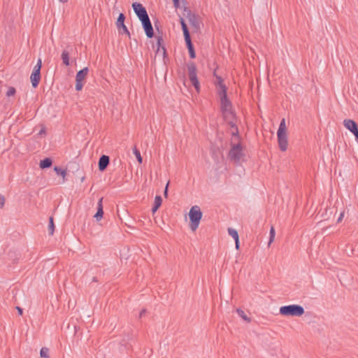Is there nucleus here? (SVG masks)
<instances>
[{
	"instance_id": "393cba45",
	"label": "nucleus",
	"mask_w": 358,
	"mask_h": 358,
	"mask_svg": "<svg viewBox=\"0 0 358 358\" xmlns=\"http://www.w3.org/2000/svg\"><path fill=\"white\" fill-rule=\"evenodd\" d=\"M48 230H49V234L52 235L55 231V224H54V220L52 217H49V224H48Z\"/></svg>"
},
{
	"instance_id": "de8ad7c7",
	"label": "nucleus",
	"mask_w": 358,
	"mask_h": 358,
	"mask_svg": "<svg viewBox=\"0 0 358 358\" xmlns=\"http://www.w3.org/2000/svg\"><path fill=\"white\" fill-rule=\"evenodd\" d=\"M357 143H358V141H357Z\"/></svg>"
},
{
	"instance_id": "1a4fd4ad",
	"label": "nucleus",
	"mask_w": 358,
	"mask_h": 358,
	"mask_svg": "<svg viewBox=\"0 0 358 358\" xmlns=\"http://www.w3.org/2000/svg\"><path fill=\"white\" fill-rule=\"evenodd\" d=\"M124 20H125V15L123 13H120L117 22H116V26L119 31L120 34H125L130 38V33L124 24Z\"/></svg>"
},
{
	"instance_id": "f704fd0d",
	"label": "nucleus",
	"mask_w": 358,
	"mask_h": 358,
	"mask_svg": "<svg viewBox=\"0 0 358 358\" xmlns=\"http://www.w3.org/2000/svg\"><path fill=\"white\" fill-rule=\"evenodd\" d=\"M188 52H189V57L191 59H194L196 57V52L194 50V48L192 49L188 50Z\"/></svg>"
},
{
	"instance_id": "58836bf2",
	"label": "nucleus",
	"mask_w": 358,
	"mask_h": 358,
	"mask_svg": "<svg viewBox=\"0 0 358 358\" xmlns=\"http://www.w3.org/2000/svg\"><path fill=\"white\" fill-rule=\"evenodd\" d=\"M159 206H156V205L153 204V206L152 208V212L153 213H155L159 209Z\"/></svg>"
},
{
	"instance_id": "39448f33",
	"label": "nucleus",
	"mask_w": 358,
	"mask_h": 358,
	"mask_svg": "<svg viewBox=\"0 0 358 358\" xmlns=\"http://www.w3.org/2000/svg\"><path fill=\"white\" fill-rule=\"evenodd\" d=\"M220 99V110L222 113V115L225 119L228 117H231L232 118H235V113L231 110L232 104L231 101L226 97H221Z\"/></svg>"
},
{
	"instance_id": "4c0bfd02",
	"label": "nucleus",
	"mask_w": 358,
	"mask_h": 358,
	"mask_svg": "<svg viewBox=\"0 0 358 358\" xmlns=\"http://www.w3.org/2000/svg\"><path fill=\"white\" fill-rule=\"evenodd\" d=\"M168 187H169V182L166 184L165 189H164V195L165 197H167V196H168Z\"/></svg>"
},
{
	"instance_id": "5701e85b",
	"label": "nucleus",
	"mask_w": 358,
	"mask_h": 358,
	"mask_svg": "<svg viewBox=\"0 0 358 358\" xmlns=\"http://www.w3.org/2000/svg\"><path fill=\"white\" fill-rule=\"evenodd\" d=\"M50 350L46 347H43L40 350L41 358H50L49 355Z\"/></svg>"
},
{
	"instance_id": "a19ab883",
	"label": "nucleus",
	"mask_w": 358,
	"mask_h": 358,
	"mask_svg": "<svg viewBox=\"0 0 358 358\" xmlns=\"http://www.w3.org/2000/svg\"><path fill=\"white\" fill-rule=\"evenodd\" d=\"M236 248L238 250L240 246L239 238L235 240Z\"/></svg>"
},
{
	"instance_id": "c9c22d12",
	"label": "nucleus",
	"mask_w": 358,
	"mask_h": 358,
	"mask_svg": "<svg viewBox=\"0 0 358 358\" xmlns=\"http://www.w3.org/2000/svg\"><path fill=\"white\" fill-rule=\"evenodd\" d=\"M5 204V197L3 195H0V209L3 208Z\"/></svg>"
},
{
	"instance_id": "f8f14e48",
	"label": "nucleus",
	"mask_w": 358,
	"mask_h": 358,
	"mask_svg": "<svg viewBox=\"0 0 358 358\" xmlns=\"http://www.w3.org/2000/svg\"><path fill=\"white\" fill-rule=\"evenodd\" d=\"M142 23L143 28L148 38H151L154 36V30L150 22V17L141 21Z\"/></svg>"
},
{
	"instance_id": "37998d69",
	"label": "nucleus",
	"mask_w": 358,
	"mask_h": 358,
	"mask_svg": "<svg viewBox=\"0 0 358 358\" xmlns=\"http://www.w3.org/2000/svg\"><path fill=\"white\" fill-rule=\"evenodd\" d=\"M343 215H344V213H341L339 217L338 218L337 220V222H341L343 217Z\"/></svg>"
},
{
	"instance_id": "79ce46f5",
	"label": "nucleus",
	"mask_w": 358,
	"mask_h": 358,
	"mask_svg": "<svg viewBox=\"0 0 358 358\" xmlns=\"http://www.w3.org/2000/svg\"><path fill=\"white\" fill-rule=\"evenodd\" d=\"M146 313V310L145 309H143L141 312H140V314H139V317H142L145 313Z\"/></svg>"
},
{
	"instance_id": "aec40b11",
	"label": "nucleus",
	"mask_w": 358,
	"mask_h": 358,
	"mask_svg": "<svg viewBox=\"0 0 358 358\" xmlns=\"http://www.w3.org/2000/svg\"><path fill=\"white\" fill-rule=\"evenodd\" d=\"M236 313H238V316L241 317L247 323H250L251 322V318L249 317L245 314V313L243 310H241V308H237L236 309Z\"/></svg>"
},
{
	"instance_id": "0eeeda50",
	"label": "nucleus",
	"mask_w": 358,
	"mask_h": 358,
	"mask_svg": "<svg viewBox=\"0 0 358 358\" xmlns=\"http://www.w3.org/2000/svg\"><path fill=\"white\" fill-rule=\"evenodd\" d=\"M184 15L187 18L190 25L196 30L200 29V22L199 16L192 13L187 7L184 8Z\"/></svg>"
},
{
	"instance_id": "4be33fe9",
	"label": "nucleus",
	"mask_w": 358,
	"mask_h": 358,
	"mask_svg": "<svg viewBox=\"0 0 358 358\" xmlns=\"http://www.w3.org/2000/svg\"><path fill=\"white\" fill-rule=\"evenodd\" d=\"M227 89L226 85H222L221 87H218L217 93L220 99H221V97L227 96Z\"/></svg>"
},
{
	"instance_id": "20e7f679",
	"label": "nucleus",
	"mask_w": 358,
	"mask_h": 358,
	"mask_svg": "<svg viewBox=\"0 0 358 358\" xmlns=\"http://www.w3.org/2000/svg\"><path fill=\"white\" fill-rule=\"evenodd\" d=\"M188 78L197 92L200 91V84L196 74V66L194 62H189L187 64Z\"/></svg>"
},
{
	"instance_id": "a878e982",
	"label": "nucleus",
	"mask_w": 358,
	"mask_h": 358,
	"mask_svg": "<svg viewBox=\"0 0 358 358\" xmlns=\"http://www.w3.org/2000/svg\"><path fill=\"white\" fill-rule=\"evenodd\" d=\"M184 38H185V41L187 49L189 50V49L194 48V45L192 42L190 35L184 36Z\"/></svg>"
},
{
	"instance_id": "e433bc0d",
	"label": "nucleus",
	"mask_w": 358,
	"mask_h": 358,
	"mask_svg": "<svg viewBox=\"0 0 358 358\" xmlns=\"http://www.w3.org/2000/svg\"><path fill=\"white\" fill-rule=\"evenodd\" d=\"M173 6L176 8L180 7V0H173Z\"/></svg>"
},
{
	"instance_id": "bb28decb",
	"label": "nucleus",
	"mask_w": 358,
	"mask_h": 358,
	"mask_svg": "<svg viewBox=\"0 0 358 358\" xmlns=\"http://www.w3.org/2000/svg\"><path fill=\"white\" fill-rule=\"evenodd\" d=\"M228 233L230 236H232V238L234 239V241L239 238L238 231L236 229H232V228H229Z\"/></svg>"
},
{
	"instance_id": "412c9836",
	"label": "nucleus",
	"mask_w": 358,
	"mask_h": 358,
	"mask_svg": "<svg viewBox=\"0 0 358 358\" xmlns=\"http://www.w3.org/2000/svg\"><path fill=\"white\" fill-rule=\"evenodd\" d=\"M180 22L181 24L184 36L190 35L188 27L185 22V20L182 17H180Z\"/></svg>"
},
{
	"instance_id": "c756f323",
	"label": "nucleus",
	"mask_w": 358,
	"mask_h": 358,
	"mask_svg": "<svg viewBox=\"0 0 358 358\" xmlns=\"http://www.w3.org/2000/svg\"><path fill=\"white\" fill-rule=\"evenodd\" d=\"M134 154L136 157V159H137V161L138 162V163L141 164L143 162V158L141 155L140 151L136 147L134 149Z\"/></svg>"
},
{
	"instance_id": "72a5a7b5",
	"label": "nucleus",
	"mask_w": 358,
	"mask_h": 358,
	"mask_svg": "<svg viewBox=\"0 0 358 358\" xmlns=\"http://www.w3.org/2000/svg\"><path fill=\"white\" fill-rule=\"evenodd\" d=\"M214 75L216 76V78H217V87H221L222 85H225L224 84V82H223V79L219 76H216L215 73H214Z\"/></svg>"
},
{
	"instance_id": "cd10ccee",
	"label": "nucleus",
	"mask_w": 358,
	"mask_h": 358,
	"mask_svg": "<svg viewBox=\"0 0 358 358\" xmlns=\"http://www.w3.org/2000/svg\"><path fill=\"white\" fill-rule=\"evenodd\" d=\"M54 170L58 176H61L63 178H64L66 174V171L60 167L55 166Z\"/></svg>"
},
{
	"instance_id": "ddd939ff",
	"label": "nucleus",
	"mask_w": 358,
	"mask_h": 358,
	"mask_svg": "<svg viewBox=\"0 0 358 358\" xmlns=\"http://www.w3.org/2000/svg\"><path fill=\"white\" fill-rule=\"evenodd\" d=\"M110 163V157L108 155H103L100 157L98 162L99 170L103 171L106 169Z\"/></svg>"
},
{
	"instance_id": "9b49d317",
	"label": "nucleus",
	"mask_w": 358,
	"mask_h": 358,
	"mask_svg": "<svg viewBox=\"0 0 358 358\" xmlns=\"http://www.w3.org/2000/svg\"><path fill=\"white\" fill-rule=\"evenodd\" d=\"M277 137L280 150L285 152L288 145L287 132H277Z\"/></svg>"
},
{
	"instance_id": "a18cd8bd",
	"label": "nucleus",
	"mask_w": 358,
	"mask_h": 358,
	"mask_svg": "<svg viewBox=\"0 0 358 358\" xmlns=\"http://www.w3.org/2000/svg\"><path fill=\"white\" fill-rule=\"evenodd\" d=\"M62 3H66L69 0H59Z\"/></svg>"
},
{
	"instance_id": "b1692460",
	"label": "nucleus",
	"mask_w": 358,
	"mask_h": 358,
	"mask_svg": "<svg viewBox=\"0 0 358 358\" xmlns=\"http://www.w3.org/2000/svg\"><path fill=\"white\" fill-rule=\"evenodd\" d=\"M277 132H287V127H286V122H285V118H282L281 120Z\"/></svg>"
},
{
	"instance_id": "c85d7f7f",
	"label": "nucleus",
	"mask_w": 358,
	"mask_h": 358,
	"mask_svg": "<svg viewBox=\"0 0 358 358\" xmlns=\"http://www.w3.org/2000/svg\"><path fill=\"white\" fill-rule=\"evenodd\" d=\"M275 229H274L273 227H271V230H270L269 241H268V246H270L271 243L273 242L274 238H275Z\"/></svg>"
},
{
	"instance_id": "9d476101",
	"label": "nucleus",
	"mask_w": 358,
	"mask_h": 358,
	"mask_svg": "<svg viewBox=\"0 0 358 358\" xmlns=\"http://www.w3.org/2000/svg\"><path fill=\"white\" fill-rule=\"evenodd\" d=\"M343 125L355 135L356 141H358V124L357 122L350 119H345L343 121Z\"/></svg>"
},
{
	"instance_id": "a211bd4d",
	"label": "nucleus",
	"mask_w": 358,
	"mask_h": 358,
	"mask_svg": "<svg viewBox=\"0 0 358 358\" xmlns=\"http://www.w3.org/2000/svg\"><path fill=\"white\" fill-rule=\"evenodd\" d=\"M157 52H158L160 50V48L162 49L163 50V54H164V56L166 55V50L164 45V40H163V38L162 36H157Z\"/></svg>"
},
{
	"instance_id": "49530a36",
	"label": "nucleus",
	"mask_w": 358,
	"mask_h": 358,
	"mask_svg": "<svg viewBox=\"0 0 358 358\" xmlns=\"http://www.w3.org/2000/svg\"><path fill=\"white\" fill-rule=\"evenodd\" d=\"M92 280H93L94 282H96V281H97V279H96V277H94Z\"/></svg>"
},
{
	"instance_id": "6ab92c4d",
	"label": "nucleus",
	"mask_w": 358,
	"mask_h": 358,
	"mask_svg": "<svg viewBox=\"0 0 358 358\" xmlns=\"http://www.w3.org/2000/svg\"><path fill=\"white\" fill-rule=\"evenodd\" d=\"M61 58L62 59V62L63 64L68 66L70 65V62H69V52L64 50H63L62 53V55H61Z\"/></svg>"
},
{
	"instance_id": "f3484780",
	"label": "nucleus",
	"mask_w": 358,
	"mask_h": 358,
	"mask_svg": "<svg viewBox=\"0 0 358 358\" xmlns=\"http://www.w3.org/2000/svg\"><path fill=\"white\" fill-rule=\"evenodd\" d=\"M52 164V160L49 158L46 157L42 160H41L39 166L40 168L42 169L50 168Z\"/></svg>"
},
{
	"instance_id": "c03bdc74",
	"label": "nucleus",
	"mask_w": 358,
	"mask_h": 358,
	"mask_svg": "<svg viewBox=\"0 0 358 358\" xmlns=\"http://www.w3.org/2000/svg\"><path fill=\"white\" fill-rule=\"evenodd\" d=\"M45 129H44V128H43V129L40 131L39 134H43V133H45Z\"/></svg>"
},
{
	"instance_id": "7c9ffc66",
	"label": "nucleus",
	"mask_w": 358,
	"mask_h": 358,
	"mask_svg": "<svg viewBox=\"0 0 358 358\" xmlns=\"http://www.w3.org/2000/svg\"><path fill=\"white\" fill-rule=\"evenodd\" d=\"M15 93H16L15 88L14 87H9L8 89V91L6 92V96H11L15 95Z\"/></svg>"
},
{
	"instance_id": "f257e3e1",
	"label": "nucleus",
	"mask_w": 358,
	"mask_h": 358,
	"mask_svg": "<svg viewBox=\"0 0 358 358\" xmlns=\"http://www.w3.org/2000/svg\"><path fill=\"white\" fill-rule=\"evenodd\" d=\"M304 308L298 304L281 306L279 313L283 316L300 317L304 314Z\"/></svg>"
},
{
	"instance_id": "f03ea898",
	"label": "nucleus",
	"mask_w": 358,
	"mask_h": 358,
	"mask_svg": "<svg viewBox=\"0 0 358 358\" xmlns=\"http://www.w3.org/2000/svg\"><path fill=\"white\" fill-rule=\"evenodd\" d=\"M243 156L244 153L241 143L239 141L238 143L231 142V148L228 153L229 159L236 164H239Z\"/></svg>"
},
{
	"instance_id": "4468645a",
	"label": "nucleus",
	"mask_w": 358,
	"mask_h": 358,
	"mask_svg": "<svg viewBox=\"0 0 358 358\" xmlns=\"http://www.w3.org/2000/svg\"><path fill=\"white\" fill-rule=\"evenodd\" d=\"M230 119L228 121V124L230 125L231 128H233L234 130L232 131V136L234 138V141H240V136L238 133V127L236 124V122L233 120L234 118H232L231 117H228L227 119Z\"/></svg>"
},
{
	"instance_id": "6e6552de",
	"label": "nucleus",
	"mask_w": 358,
	"mask_h": 358,
	"mask_svg": "<svg viewBox=\"0 0 358 358\" xmlns=\"http://www.w3.org/2000/svg\"><path fill=\"white\" fill-rule=\"evenodd\" d=\"M132 8L140 21L149 17L145 8L141 3L134 2L132 3Z\"/></svg>"
},
{
	"instance_id": "423d86ee",
	"label": "nucleus",
	"mask_w": 358,
	"mask_h": 358,
	"mask_svg": "<svg viewBox=\"0 0 358 358\" xmlns=\"http://www.w3.org/2000/svg\"><path fill=\"white\" fill-rule=\"evenodd\" d=\"M42 66V62L41 59H38L37 64L35 65L33 71L30 76L32 87L36 88L41 80V69Z\"/></svg>"
},
{
	"instance_id": "2eb2a0df",
	"label": "nucleus",
	"mask_w": 358,
	"mask_h": 358,
	"mask_svg": "<svg viewBox=\"0 0 358 358\" xmlns=\"http://www.w3.org/2000/svg\"><path fill=\"white\" fill-rule=\"evenodd\" d=\"M103 197H101V199H99L98 203H97V211L96 213V214L94 215V218L97 220V221H99L102 217H103Z\"/></svg>"
},
{
	"instance_id": "dca6fc26",
	"label": "nucleus",
	"mask_w": 358,
	"mask_h": 358,
	"mask_svg": "<svg viewBox=\"0 0 358 358\" xmlns=\"http://www.w3.org/2000/svg\"><path fill=\"white\" fill-rule=\"evenodd\" d=\"M89 72V69L87 67H85L83 69L78 71L76 76V80H83L85 77L87 76Z\"/></svg>"
},
{
	"instance_id": "7ed1b4c3",
	"label": "nucleus",
	"mask_w": 358,
	"mask_h": 358,
	"mask_svg": "<svg viewBox=\"0 0 358 358\" xmlns=\"http://www.w3.org/2000/svg\"><path fill=\"white\" fill-rule=\"evenodd\" d=\"M189 217L190 220L189 227L194 231L198 228L200 221L202 218V212L198 206H194L191 208Z\"/></svg>"
},
{
	"instance_id": "ea45409f",
	"label": "nucleus",
	"mask_w": 358,
	"mask_h": 358,
	"mask_svg": "<svg viewBox=\"0 0 358 358\" xmlns=\"http://www.w3.org/2000/svg\"><path fill=\"white\" fill-rule=\"evenodd\" d=\"M16 309L17 310V312L19 313V315H22V313H23V310L22 308L19 307V306H17L16 307Z\"/></svg>"
},
{
	"instance_id": "473e14b6",
	"label": "nucleus",
	"mask_w": 358,
	"mask_h": 358,
	"mask_svg": "<svg viewBox=\"0 0 358 358\" xmlns=\"http://www.w3.org/2000/svg\"><path fill=\"white\" fill-rule=\"evenodd\" d=\"M76 90L80 91L83 89V83L82 80H76Z\"/></svg>"
},
{
	"instance_id": "2f4dec72",
	"label": "nucleus",
	"mask_w": 358,
	"mask_h": 358,
	"mask_svg": "<svg viewBox=\"0 0 358 358\" xmlns=\"http://www.w3.org/2000/svg\"><path fill=\"white\" fill-rule=\"evenodd\" d=\"M162 196L159 195L156 196L155 198L154 204L156 206H159L160 207L162 205Z\"/></svg>"
}]
</instances>
